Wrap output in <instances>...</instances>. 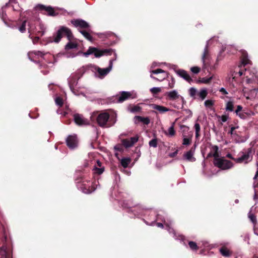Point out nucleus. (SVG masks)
<instances>
[{
    "mask_svg": "<svg viewBox=\"0 0 258 258\" xmlns=\"http://www.w3.org/2000/svg\"><path fill=\"white\" fill-rule=\"evenodd\" d=\"M252 149L249 148L243 150L239 153L240 157L233 159V160L236 163H247L252 159Z\"/></svg>",
    "mask_w": 258,
    "mask_h": 258,
    "instance_id": "6e6552de",
    "label": "nucleus"
},
{
    "mask_svg": "<svg viewBox=\"0 0 258 258\" xmlns=\"http://www.w3.org/2000/svg\"><path fill=\"white\" fill-rule=\"evenodd\" d=\"M226 110L229 111H233V102L232 101L229 100L227 102Z\"/></svg>",
    "mask_w": 258,
    "mask_h": 258,
    "instance_id": "f704fd0d",
    "label": "nucleus"
},
{
    "mask_svg": "<svg viewBox=\"0 0 258 258\" xmlns=\"http://www.w3.org/2000/svg\"><path fill=\"white\" fill-rule=\"evenodd\" d=\"M178 150L177 149H176L175 152H174L173 153H170L169 154V156L170 157H175L177 155V154L178 153Z\"/></svg>",
    "mask_w": 258,
    "mask_h": 258,
    "instance_id": "603ef678",
    "label": "nucleus"
},
{
    "mask_svg": "<svg viewBox=\"0 0 258 258\" xmlns=\"http://www.w3.org/2000/svg\"><path fill=\"white\" fill-rule=\"evenodd\" d=\"M190 70L193 73L198 74L200 72V68L198 67H194L191 68Z\"/></svg>",
    "mask_w": 258,
    "mask_h": 258,
    "instance_id": "49530a36",
    "label": "nucleus"
},
{
    "mask_svg": "<svg viewBox=\"0 0 258 258\" xmlns=\"http://www.w3.org/2000/svg\"><path fill=\"white\" fill-rule=\"evenodd\" d=\"M127 174L128 175H130V172H127Z\"/></svg>",
    "mask_w": 258,
    "mask_h": 258,
    "instance_id": "69168bd1",
    "label": "nucleus"
},
{
    "mask_svg": "<svg viewBox=\"0 0 258 258\" xmlns=\"http://www.w3.org/2000/svg\"><path fill=\"white\" fill-rule=\"evenodd\" d=\"M152 106L153 109L157 110L160 113H164L171 110L167 107L157 104H152Z\"/></svg>",
    "mask_w": 258,
    "mask_h": 258,
    "instance_id": "b1692460",
    "label": "nucleus"
},
{
    "mask_svg": "<svg viewBox=\"0 0 258 258\" xmlns=\"http://www.w3.org/2000/svg\"><path fill=\"white\" fill-rule=\"evenodd\" d=\"M189 246L190 248L192 250H197L198 249V246L196 242L193 241H190L188 243Z\"/></svg>",
    "mask_w": 258,
    "mask_h": 258,
    "instance_id": "37998d69",
    "label": "nucleus"
},
{
    "mask_svg": "<svg viewBox=\"0 0 258 258\" xmlns=\"http://www.w3.org/2000/svg\"><path fill=\"white\" fill-rule=\"evenodd\" d=\"M91 163L92 164H93L94 163H96V164H95V165H96L97 167H102L101 166V162L98 160H91Z\"/></svg>",
    "mask_w": 258,
    "mask_h": 258,
    "instance_id": "09e8293b",
    "label": "nucleus"
},
{
    "mask_svg": "<svg viewBox=\"0 0 258 258\" xmlns=\"http://www.w3.org/2000/svg\"><path fill=\"white\" fill-rule=\"evenodd\" d=\"M212 77H211L210 78H203L201 80V82L204 84H207L210 82V81L212 80Z\"/></svg>",
    "mask_w": 258,
    "mask_h": 258,
    "instance_id": "a18cd8bd",
    "label": "nucleus"
},
{
    "mask_svg": "<svg viewBox=\"0 0 258 258\" xmlns=\"http://www.w3.org/2000/svg\"><path fill=\"white\" fill-rule=\"evenodd\" d=\"M93 170H94V172L95 173H97L98 174H101L104 172V167H97L96 165H95L94 167L93 168Z\"/></svg>",
    "mask_w": 258,
    "mask_h": 258,
    "instance_id": "c9c22d12",
    "label": "nucleus"
},
{
    "mask_svg": "<svg viewBox=\"0 0 258 258\" xmlns=\"http://www.w3.org/2000/svg\"><path fill=\"white\" fill-rule=\"evenodd\" d=\"M174 125L175 123L173 122L171 126L168 129V133L166 134L167 135L170 137H173L175 135V131L174 130Z\"/></svg>",
    "mask_w": 258,
    "mask_h": 258,
    "instance_id": "cd10ccee",
    "label": "nucleus"
},
{
    "mask_svg": "<svg viewBox=\"0 0 258 258\" xmlns=\"http://www.w3.org/2000/svg\"><path fill=\"white\" fill-rule=\"evenodd\" d=\"M149 145L151 147L156 148L158 145V142H157V138H155L153 139L152 140H151L149 142Z\"/></svg>",
    "mask_w": 258,
    "mask_h": 258,
    "instance_id": "4c0bfd02",
    "label": "nucleus"
},
{
    "mask_svg": "<svg viewBox=\"0 0 258 258\" xmlns=\"http://www.w3.org/2000/svg\"><path fill=\"white\" fill-rule=\"evenodd\" d=\"M177 73L180 77L187 81L188 82L190 83L192 81L191 78L186 71L180 70H178Z\"/></svg>",
    "mask_w": 258,
    "mask_h": 258,
    "instance_id": "393cba45",
    "label": "nucleus"
},
{
    "mask_svg": "<svg viewBox=\"0 0 258 258\" xmlns=\"http://www.w3.org/2000/svg\"><path fill=\"white\" fill-rule=\"evenodd\" d=\"M39 36H38V35H36V36L32 39V41H33V42L34 44H35L36 43H37L39 39Z\"/></svg>",
    "mask_w": 258,
    "mask_h": 258,
    "instance_id": "864d4df0",
    "label": "nucleus"
},
{
    "mask_svg": "<svg viewBox=\"0 0 258 258\" xmlns=\"http://www.w3.org/2000/svg\"><path fill=\"white\" fill-rule=\"evenodd\" d=\"M194 128L196 132V138L198 139L200 136V133L201 131V126L200 124L198 122H196L194 125Z\"/></svg>",
    "mask_w": 258,
    "mask_h": 258,
    "instance_id": "7c9ffc66",
    "label": "nucleus"
},
{
    "mask_svg": "<svg viewBox=\"0 0 258 258\" xmlns=\"http://www.w3.org/2000/svg\"><path fill=\"white\" fill-rule=\"evenodd\" d=\"M63 35H66L68 39L69 40V42L65 46L66 51H69L70 49L77 48L78 47V44L76 42L71 41L73 38V35L71 30L70 29L65 26L60 27L56 35L53 36L52 39L50 41L51 42H54L58 43L61 40Z\"/></svg>",
    "mask_w": 258,
    "mask_h": 258,
    "instance_id": "f257e3e1",
    "label": "nucleus"
},
{
    "mask_svg": "<svg viewBox=\"0 0 258 258\" xmlns=\"http://www.w3.org/2000/svg\"><path fill=\"white\" fill-rule=\"evenodd\" d=\"M252 208H253V207L251 208L250 211L249 212L248 216V218H249V219L251 220V221L254 224H255L256 223V217L255 216V215L254 214H253L252 213H251V210H252Z\"/></svg>",
    "mask_w": 258,
    "mask_h": 258,
    "instance_id": "72a5a7b5",
    "label": "nucleus"
},
{
    "mask_svg": "<svg viewBox=\"0 0 258 258\" xmlns=\"http://www.w3.org/2000/svg\"><path fill=\"white\" fill-rule=\"evenodd\" d=\"M220 92H221L223 94L227 95L228 94V92L224 88H221L219 90Z\"/></svg>",
    "mask_w": 258,
    "mask_h": 258,
    "instance_id": "3c124183",
    "label": "nucleus"
},
{
    "mask_svg": "<svg viewBox=\"0 0 258 258\" xmlns=\"http://www.w3.org/2000/svg\"><path fill=\"white\" fill-rule=\"evenodd\" d=\"M188 93L193 99H200L203 100L207 96L208 91L206 88H202L199 91L195 88L191 87L188 90Z\"/></svg>",
    "mask_w": 258,
    "mask_h": 258,
    "instance_id": "1a4fd4ad",
    "label": "nucleus"
},
{
    "mask_svg": "<svg viewBox=\"0 0 258 258\" xmlns=\"http://www.w3.org/2000/svg\"><path fill=\"white\" fill-rule=\"evenodd\" d=\"M135 122L136 123H138L139 122H141L143 123L144 124H148L150 122V120L148 117H142L140 116H136L135 117Z\"/></svg>",
    "mask_w": 258,
    "mask_h": 258,
    "instance_id": "a878e982",
    "label": "nucleus"
},
{
    "mask_svg": "<svg viewBox=\"0 0 258 258\" xmlns=\"http://www.w3.org/2000/svg\"><path fill=\"white\" fill-rule=\"evenodd\" d=\"M253 90H254L258 91V88H257V89H254Z\"/></svg>",
    "mask_w": 258,
    "mask_h": 258,
    "instance_id": "338daca9",
    "label": "nucleus"
},
{
    "mask_svg": "<svg viewBox=\"0 0 258 258\" xmlns=\"http://www.w3.org/2000/svg\"><path fill=\"white\" fill-rule=\"evenodd\" d=\"M71 23L78 28H86L89 27V24L82 19H75L71 21Z\"/></svg>",
    "mask_w": 258,
    "mask_h": 258,
    "instance_id": "aec40b11",
    "label": "nucleus"
},
{
    "mask_svg": "<svg viewBox=\"0 0 258 258\" xmlns=\"http://www.w3.org/2000/svg\"><path fill=\"white\" fill-rule=\"evenodd\" d=\"M254 234L258 235V232L257 231V230H254Z\"/></svg>",
    "mask_w": 258,
    "mask_h": 258,
    "instance_id": "680f3d73",
    "label": "nucleus"
},
{
    "mask_svg": "<svg viewBox=\"0 0 258 258\" xmlns=\"http://www.w3.org/2000/svg\"><path fill=\"white\" fill-rule=\"evenodd\" d=\"M238 127H231V129H230V131L229 132V133L231 134V135H232L233 134V131L234 130L237 128Z\"/></svg>",
    "mask_w": 258,
    "mask_h": 258,
    "instance_id": "4d7b16f0",
    "label": "nucleus"
},
{
    "mask_svg": "<svg viewBox=\"0 0 258 258\" xmlns=\"http://www.w3.org/2000/svg\"><path fill=\"white\" fill-rule=\"evenodd\" d=\"M157 226L158 227H160V228H163L164 227V225L162 223H158L157 224Z\"/></svg>",
    "mask_w": 258,
    "mask_h": 258,
    "instance_id": "13d9d810",
    "label": "nucleus"
},
{
    "mask_svg": "<svg viewBox=\"0 0 258 258\" xmlns=\"http://www.w3.org/2000/svg\"><path fill=\"white\" fill-rule=\"evenodd\" d=\"M74 119L75 123L79 125H86L89 124V121L79 114H75L74 115Z\"/></svg>",
    "mask_w": 258,
    "mask_h": 258,
    "instance_id": "6ab92c4d",
    "label": "nucleus"
},
{
    "mask_svg": "<svg viewBox=\"0 0 258 258\" xmlns=\"http://www.w3.org/2000/svg\"><path fill=\"white\" fill-rule=\"evenodd\" d=\"M213 148L214 153L212 155L211 153H209L208 156L214 157V164L216 166L223 170L228 169L233 167V165L231 161L226 160L224 158L219 157L218 152V147L217 146H214Z\"/></svg>",
    "mask_w": 258,
    "mask_h": 258,
    "instance_id": "7ed1b4c3",
    "label": "nucleus"
},
{
    "mask_svg": "<svg viewBox=\"0 0 258 258\" xmlns=\"http://www.w3.org/2000/svg\"><path fill=\"white\" fill-rule=\"evenodd\" d=\"M220 251L223 256H229L230 255L229 250L226 248L223 247L220 248Z\"/></svg>",
    "mask_w": 258,
    "mask_h": 258,
    "instance_id": "e433bc0d",
    "label": "nucleus"
},
{
    "mask_svg": "<svg viewBox=\"0 0 258 258\" xmlns=\"http://www.w3.org/2000/svg\"><path fill=\"white\" fill-rule=\"evenodd\" d=\"M26 21H24L22 25L19 27L18 29L21 33H24L26 31Z\"/></svg>",
    "mask_w": 258,
    "mask_h": 258,
    "instance_id": "a19ab883",
    "label": "nucleus"
},
{
    "mask_svg": "<svg viewBox=\"0 0 258 258\" xmlns=\"http://www.w3.org/2000/svg\"><path fill=\"white\" fill-rule=\"evenodd\" d=\"M112 53H113L114 55V58L109 60V66L106 68L101 69L99 67H96L95 70L97 73L95 74L96 77L100 79L104 78L112 70L113 67V62L116 59L117 55L114 51H113Z\"/></svg>",
    "mask_w": 258,
    "mask_h": 258,
    "instance_id": "0eeeda50",
    "label": "nucleus"
},
{
    "mask_svg": "<svg viewBox=\"0 0 258 258\" xmlns=\"http://www.w3.org/2000/svg\"><path fill=\"white\" fill-rule=\"evenodd\" d=\"M113 51L112 49H110L97 50L95 48L90 47L86 52L83 53V54L84 56L88 57L89 55L94 53L95 57H99L107 53H109V55H111Z\"/></svg>",
    "mask_w": 258,
    "mask_h": 258,
    "instance_id": "9b49d317",
    "label": "nucleus"
},
{
    "mask_svg": "<svg viewBox=\"0 0 258 258\" xmlns=\"http://www.w3.org/2000/svg\"><path fill=\"white\" fill-rule=\"evenodd\" d=\"M36 8L37 10L42 11L45 14H47L49 16L55 15L53 8L51 6H46L43 5H38Z\"/></svg>",
    "mask_w": 258,
    "mask_h": 258,
    "instance_id": "f3484780",
    "label": "nucleus"
},
{
    "mask_svg": "<svg viewBox=\"0 0 258 258\" xmlns=\"http://www.w3.org/2000/svg\"><path fill=\"white\" fill-rule=\"evenodd\" d=\"M236 75H237V73H235L234 77H236Z\"/></svg>",
    "mask_w": 258,
    "mask_h": 258,
    "instance_id": "0e129e2a",
    "label": "nucleus"
},
{
    "mask_svg": "<svg viewBox=\"0 0 258 258\" xmlns=\"http://www.w3.org/2000/svg\"><path fill=\"white\" fill-rule=\"evenodd\" d=\"M211 40H209L207 41L206 45L204 49L202 57V60L203 61V67L206 68L208 66L210 65L211 57L209 53L208 47L210 45Z\"/></svg>",
    "mask_w": 258,
    "mask_h": 258,
    "instance_id": "ddd939ff",
    "label": "nucleus"
},
{
    "mask_svg": "<svg viewBox=\"0 0 258 258\" xmlns=\"http://www.w3.org/2000/svg\"><path fill=\"white\" fill-rule=\"evenodd\" d=\"M236 114L242 119H247L250 118L252 116L255 115V113L252 111L248 109H243L241 105H238L235 110Z\"/></svg>",
    "mask_w": 258,
    "mask_h": 258,
    "instance_id": "9d476101",
    "label": "nucleus"
},
{
    "mask_svg": "<svg viewBox=\"0 0 258 258\" xmlns=\"http://www.w3.org/2000/svg\"><path fill=\"white\" fill-rule=\"evenodd\" d=\"M84 182L85 181H83L82 186L79 187L83 192L88 194L91 193L95 190V188L92 185H91V187H90V181L87 182V183H88V184L87 185H86Z\"/></svg>",
    "mask_w": 258,
    "mask_h": 258,
    "instance_id": "412c9836",
    "label": "nucleus"
},
{
    "mask_svg": "<svg viewBox=\"0 0 258 258\" xmlns=\"http://www.w3.org/2000/svg\"><path fill=\"white\" fill-rule=\"evenodd\" d=\"M44 53L39 51H34L28 53V56L29 59L32 61H35L34 59L39 57H43Z\"/></svg>",
    "mask_w": 258,
    "mask_h": 258,
    "instance_id": "4be33fe9",
    "label": "nucleus"
},
{
    "mask_svg": "<svg viewBox=\"0 0 258 258\" xmlns=\"http://www.w3.org/2000/svg\"><path fill=\"white\" fill-rule=\"evenodd\" d=\"M45 30V28L44 25L39 21H36L34 24L31 23L28 28V32L30 33L29 37L32 39L31 35L33 34L41 36L44 34Z\"/></svg>",
    "mask_w": 258,
    "mask_h": 258,
    "instance_id": "423d86ee",
    "label": "nucleus"
},
{
    "mask_svg": "<svg viewBox=\"0 0 258 258\" xmlns=\"http://www.w3.org/2000/svg\"><path fill=\"white\" fill-rule=\"evenodd\" d=\"M139 140L138 136H134L129 139H123L121 140V143L125 148H130L133 146Z\"/></svg>",
    "mask_w": 258,
    "mask_h": 258,
    "instance_id": "a211bd4d",
    "label": "nucleus"
},
{
    "mask_svg": "<svg viewBox=\"0 0 258 258\" xmlns=\"http://www.w3.org/2000/svg\"><path fill=\"white\" fill-rule=\"evenodd\" d=\"M165 225L167 230L170 233H172L173 237H174L175 238H176L175 236V233L174 232V230L171 227H170L168 225L165 224Z\"/></svg>",
    "mask_w": 258,
    "mask_h": 258,
    "instance_id": "c03bdc74",
    "label": "nucleus"
},
{
    "mask_svg": "<svg viewBox=\"0 0 258 258\" xmlns=\"http://www.w3.org/2000/svg\"><path fill=\"white\" fill-rule=\"evenodd\" d=\"M55 102L56 105L59 106H61L63 104L62 99L59 97H57L55 99Z\"/></svg>",
    "mask_w": 258,
    "mask_h": 258,
    "instance_id": "79ce46f5",
    "label": "nucleus"
},
{
    "mask_svg": "<svg viewBox=\"0 0 258 258\" xmlns=\"http://www.w3.org/2000/svg\"><path fill=\"white\" fill-rule=\"evenodd\" d=\"M180 128L181 129H183V133L182 135L183 138L182 145L186 146L189 145L191 143L192 135L191 133L188 134V135H186L185 132H188L189 131V127L188 126L184 125H182L181 126Z\"/></svg>",
    "mask_w": 258,
    "mask_h": 258,
    "instance_id": "4468645a",
    "label": "nucleus"
},
{
    "mask_svg": "<svg viewBox=\"0 0 258 258\" xmlns=\"http://www.w3.org/2000/svg\"><path fill=\"white\" fill-rule=\"evenodd\" d=\"M97 122L98 124L102 127H109L112 126L116 122V119L113 120L110 118L109 115L107 112H101L98 114L97 117Z\"/></svg>",
    "mask_w": 258,
    "mask_h": 258,
    "instance_id": "39448f33",
    "label": "nucleus"
},
{
    "mask_svg": "<svg viewBox=\"0 0 258 258\" xmlns=\"http://www.w3.org/2000/svg\"><path fill=\"white\" fill-rule=\"evenodd\" d=\"M221 121L222 122H225L227 121V117L225 115H223L221 117Z\"/></svg>",
    "mask_w": 258,
    "mask_h": 258,
    "instance_id": "6e6d98bb",
    "label": "nucleus"
},
{
    "mask_svg": "<svg viewBox=\"0 0 258 258\" xmlns=\"http://www.w3.org/2000/svg\"><path fill=\"white\" fill-rule=\"evenodd\" d=\"M165 95L167 98L171 101L170 104L174 108L181 109L185 103L184 98L181 96L176 90H173L165 93Z\"/></svg>",
    "mask_w": 258,
    "mask_h": 258,
    "instance_id": "f03ea898",
    "label": "nucleus"
},
{
    "mask_svg": "<svg viewBox=\"0 0 258 258\" xmlns=\"http://www.w3.org/2000/svg\"><path fill=\"white\" fill-rule=\"evenodd\" d=\"M241 63L244 66L250 63V60L248 57L247 53L245 51H241Z\"/></svg>",
    "mask_w": 258,
    "mask_h": 258,
    "instance_id": "bb28decb",
    "label": "nucleus"
},
{
    "mask_svg": "<svg viewBox=\"0 0 258 258\" xmlns=\"http://www.w3.org/2000/svg\"><path fill=\"white\" fill-rule=\"evenodd\" d=\"M253 188H254V194L253 196V199L254 200H256L258 199V184H255V183L253 184Z\"/></svg>",
    "mask_w": 258,
    "mask_h": 258,
    "instance_id": "58836bf2",
    "label": "nucleus"
},
{
    "mask_svg": "<svg viewBox=\"0 0 258 258\" xmlns=\"http://www.w3.org/2000/svg\"><path fill=\"white\" fill-rule=\"evenodd\" d=\"M131 159L128 158H123L121 159L120 161L121 165L124 168H126L129 164L131 163Z\"/></svg>",
    "mask_w": 258,
    "mask_h": 258,
    "instance_id": "c85d7f7f",
    "label": "nucleus"
},
{
    "mask_svg": "<svg viewBox=\"0 0 258 258\" xmlns=\"http://www.w3.org/2000/svg\"><path fill=\"white\" fill-rule=\"evenodd\" d=\"M204 104L206 107H209L213 105V102L212 100H207L205 101Z\"/></svg>",
    "mask_w": 258,
    "mask_h": 258,
    "instance_id": "de8ad7c7",
    "label": "nucleus"
},
{
    "mask_svg": "<svg viewBox=\"0 0 258 258\" xmlns=\"http://www.w3.org/2000/svg\"><path fill=\"white\" fill-rule=\"evenodd\" d=\"M195 153V149L190 150L186 153H185L183 155V158L185 160L194 162L196 161V158L194 157Z\"/></svg>",
    "mask_w": 258,
    "mask_h": 258,
    "instance_id": "5701e85b",
    "label": "nucleus"
},
{
    "mask_svg": "<svg viewBox=\"0 0 258 258\" xmlns=\"http://www.w3.org/2000/svg\"><path fill=\"white\" fill-rule=\"evenodd\" d=\"M186 111L190 114V116H191L192 112L190 110H187Z\"/></svg>",
    "mask_w": 258,
    "mask_h": 258,
    "instance_id": "052dcab7",
    "label": "nucleus"
},
{
    "mask_svg": "<svg viewBox=\"0 0 258 258\" xmlns=\"http://www.w3.org/2000/svg\"><path fill=\"white\" fill-rule=\"evenodd\" d=\"M235 202L236 203H238V200H236Z\"/></svg>",
    "mask_w": 258,
    "mask_h": 258,
    "instance_id": "e2e57ef3",
    "label": "nucleus"
},
{
    "mask_svg": "<svg viewBox=\"0 0 258 258\" xmlns=\"http://www.w3.org/2000/svg\"><path fill=\"white\" fill-rule=\"evenodd\" d=\"M141 110V108L140 107L138 106H134V107H133L131 109V111L132 112H139Z\"/></svg>",
    "mask_w": 258,
    "mask_h": 258,
    "instance_id": "8fccbe9b",
    "label": "nucleus"
},
{
    "mask_svg": "<svg viewBox=\"0 0 258 258\" xmlns=\"http://www.w3.org/2000/svg\"><path fill=\"white\" fill-rule=\"evenodd\" d=\"M239 76L244 75L245 78V82L246 84L250 85L253 87L255 85L258 84V76L256 75L255 69H245L244 71H239L237 73Z\"/></svg>",
    "mask_w": 258,
    "mask_h": 258,
    "instance_id": "20e7f679",
    "label": "nucleus"
},
{
    "mask_svg": "<svg viewBox=\"0 0 258 258\" xmlns=\"http://www.w3.org/2000/svg\"><path fill=\"white\" fill-rule=\"evenodd\" d=\"M81 53H82L81 51H79V52L76 53L67 51L65 53V55L67 58H74Z\"/></svg>",
    "mask_w": 258,
    "mask_h": 258,
    "instance_id": "473e14b6",
    "label": "nucleus"
},
{
    "mask_svg": "<svg viewBox=\"0 0 258 258\" xmlns=\"http://www.w3.org/2000/svg\"><path fill=\"white\" fill-rule=\"evenodd\" d=\"M150 91L153 94H157L161 91V89L160 87H153L151 88Z\"/></svg>",
    "mask_w": 258,
    "mask_h": 258,
    "instance_id": "ea45409f",
    "label": "nucleus"
},
{
    "mask_svg": "<svg viewBox=\"0 0 258 258\" xmlns=\"http://www.w3.org/2000/svg\"><path fill=\"white\" fill-rule=\"evenodd\" d=\"M150 73H151L150 77L158 81H162L168 77V73L160 69L151 71Z\"/></svg>",
    "mask_w": 258,
    "mask_h": 258,
    "instance_id": "f8f14e48",
    "label": "nucleus"
},
{
    "mask_svg": "<svg viewBox=\"0 0 258 258\" xmlns=\"http://www.w3.org/2000/svg\"><path fill=\"white\" fill-rule=\"evenodd\" d=\"M256 165L257 169H256L255 174L253 177L254 179H256L258 177V162H256Z\"/></svg>",
    "mask_w": 258,
    "mask_h": 258,
    "instance_id": "5fc2aeb1",
    "label": "nucleus"
},
{
    "mask_svg": "<svg viewBox=\"0 0 258 258\" xmlns=\"http://www.w3.org/2000/svg\"><path fill=\"white\" fill-rule=\"evenodd\" d=\"M66 143L68 147L71 149H74L77 147L78 140L76 135H70L66 139Z\"/></svg>",
    "mask_w": 258,
    "mask_h": 258,
    "instance_id": "dca6fc26",
    "label": "nucleus"
},
{
    "mask_svg": "<svg viewBox=\"0 0 258 258\" xmlns=\"http://www.w3.org/2000/svg\"><path fill=\"white\" fill-rule=\"evenodd\" d=\"M226 156L228 157V158H229L230 159H232V160H233V159H235L234 158H233L232 156V155L231 154H228Z\"/></svg>",
    "mask_w": 258,
    "mask_h": 258,
    "instance_id": "bf43d9fd",
    "label": "nucleus"
},
{
    "mask_svg": "<svg viewBox=\"0 0 258 258\" xmlns=\"http://www.w3.org/2000/svg\"><path fill=\"white\" fill-rule=\"evenodd\" d=\"M73 78H74V76H71L69 79H68V82H69V86H70V89L71 90V91L75 94V92L73 90V86L74 84H75L76 83V79H77V78H75V79H74V80H73Z\"/></svg>",
    "mask_w": 258,
    "mask_h": 258,
    "instance_id": "c756f323",
    "label": "nucleus"
},
{
    "mask_svg": "<svg viewBox=\"0 0 258 258\" xmlns=\"http://www.w3.org/2000/svg\"><path fill=\"white\" fill-rule=\"evenodd\" d=\"M79 32L84 36V37L88 40L90 41H92V37L89 33L83 31V30H79Z\"/></svg>",
    "mask_w": 258,
    "mask_h": 258,
    "instance_id": "2f4dec72",
    "label": "nucleus"
},
{
    "mask_svg": "<svg viewBox=\"0 0 258 258\" xmlns=\"http://www.w3.org/2000/svg\"><path fill=\"white\" fill-rule=\"evenodd\" d=\"M137 96L136 93L134 91L132 92H126L122 91L120 94V95L118 98L117 102L121 103L123 102L124 101L130 99V98H135Z\"/></svg>",
    "mask_w": 258,
    "mask_h": 258,
    "instance_id": "2eb2a0df",
    "label": "nucleus"
}]
</instances>
